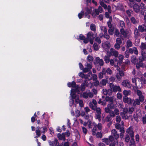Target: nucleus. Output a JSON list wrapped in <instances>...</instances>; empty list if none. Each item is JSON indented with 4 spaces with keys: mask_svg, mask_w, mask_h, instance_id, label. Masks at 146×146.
Masks as SVG:
<instances>
[{
    "mask_svg": "<svg viewBox=\"0 0 146 146\" xmlns=\"http://www.w3.org/2000/svg\"><path fill=\"white\" fill-rule=\"evenodd\" d=\"M141 49V56L139 58V62L136 64V67L138 69L140 67H143L145 64L142 63L143 61L145 60L146 54L145 53L146 44L145 43H142L140 46Z\"/></svg>",
    "mask_w": 146,
    "mask_h": 146,
    "instance_id": "f257e3e1",
    "label": "nucleus"
},
{
    "mask_svg": "<svg viewBox=\"0 0 146 146\" xmlns=\"http://www.w3.org/2000/svg\"><path fill=\"white\" fill-rule=\"evenodd\" d=\"M71 94L72 98L75 99V101L76 104L79 103V106L81 107H82L84 106L83 101L81 100H79V96H76L74 93H72V92H71Z\"/></svg>",
    "mask_w": 146,
    "mask_h": 146,
    "instance_id": "f03ea898",
    "label": "nucleus"
},
{
    "mask_svg": "<svg viewBox=\"0 0 146 146\" xmlns=\"http://www.w3.org/2000/svg\"><path fill=\"white\" fill-rule=\"evenodd\" d=\"M118 54V52L113 48H111L107 53L108 56H114L115 57H117Z\"/></svg>",
    "mask_w": 146,
    "mask_h": 146,
    "instance_id": "7ed1b4c3",
    "label": "nucleus"
},
{
    "mask_svg": "<svg viewBox=\"0 0 146 146\" xmlns=\"http://www.w3.org/2000/svg\"><path fill=\"white\" fill-rule=\"evenodd\" d=\"M109 85L110 88L113 92H116L117 91L120 92L121 91L120 87L119 86L115 85L112 83H110Z\"/></svg>",
    "mask_w": 146,
    "mask_h": 146,
    "instance_id": "20e7f679",
    "label": "nucleus"
},
{
    "mask_svg": "<svg viewBox=\"0 0 146 146\" xmlns=\"http://www.w3.org/2000/svg\"><path fill=\"white\" fill-rule=\"evenodd\" d=\"M94 127L92 129V134L93 135H96V133L97 129L96 127L99 130H101L102 129V125L100 123H99L97 125L95 123H93Z\"/></svg>",
    "mask_w": 146,
    "mask_h": 146,
    "instance_id": "39448f33",
    "label": "nucleus"
},
{
    "mask_svg": "<svg viewBox=\"0 0 146 146\" xmlns=\"http://www.w3.org/2000/svg\"><path fill=\"white\" fill-rule=\"evenodd\" d=\"M126 132L127 133L129 134L132 139L134 137L133 132L131 127H129L126 130ZM131 139L132 141V144L131 145H130V146H131V145H134V141L132 140V139Z\"/></svg>",
    "mask_w": 146,
    "mask_h": 146,
    "instance_id": "423d86ee",
    "label": "nucleus"
},
{
    "mask_svg": "<svg viewBox=\"0 0 146 146\" xmlns=\"http://www.w3.org/2000/svg\"><path fill=\"white\" fill-rule=\"evenodd\" d=\"M104 62L102 59H100L99 57H97L96 58V62L95 64L100 66H102L103 65Z\"/></svg>",
    "mask_w": 146,
    "mask_h": 146,
    "instance_id": "0eeeda50",
    "label": "nucleus"
},
{
    "mask_svg": "<svg viewBox=\"0 0 146 146\" xmlns=\"http://www.w3.org/2000/svg\"><path fill=\"white\" fill-rule=\"evenodd\" d=\"M102 48L106 50H108L110 47V44L108 41L104 42L102 44Z\"/></svg>",
    "mask_w": 146,
    "mask_h": 146,
    "instance_id": "6e6552de",
    "label": "nucleus"
},
{
    "mask_svg": "<svg viewBox=\"0 0 146 146\" xmlns=\"http://www.w3.org/2000/svg\"><path fill=\"white\" fill-rule=\"evenodd\" d=\"M82 96L84 98H87L88 97L90 98H92L94 96V95L92 92L89 91V92H84L83 93Z\"/></svg>",
    "mask_w": 146,
    "mask_h": 146,
    "instance_id": "1a4fd4ad",
    "label": "nucleus"
},
{
    "mask_svg": "<svg viewBox=\"0 0 146 146\" xmlns=\"http://www.w3.org/2000/svg\"><path fill=\"white\" fill-rule=\"evenodd\" d=\"M121 84L123 86L129 88H130L131 87V85L130 82L127 80L123 81L121 83Z\"/></svg>",
    "mask_w": 146,
    "mask_h": 146,
    "instance_id": "9d476101",
    "label": "nucleus"
},
{
    "mask_svg": "<svg viewBox=\"0 0 146 146\" xmlns=\"http://www.w3.org/2000/svg\"><path fill=\"white\" fill-rule=\"evenodd\" d=\"M92 65L91 64L87 63L86 65V67L84 69L83 72L86 73L90 71L92 68Z\"/></svg>",
    "mask_w": 146,
    "mask_h": 146,
    "instance_id": "9b49d317",
    "label": "nucleus"
},
{
    "mask_svg": "<svg viewBox=\"0 0 146 146\" xmlns=\"http://www.w3.org/2000/svg\"><path fill=\"white\" fill-rule=\"evenodd\" d=\"M125 76L124 72L123 71H120L116 74L115 76L116 78L118 81H120L121 80V77Z\"/></svg>",
    "mask_w": 146,
    "mask_h": 146,
    "instance_id": "f8f14e48",
    "label": "nucleus"
},
{
    "mask_svg": "<svg viewBox=\"0 0 146 146\" xmlns=\"http://www.w3.org/2000/svg\"><path fill=\"white\" fill-rule=\"evenodd\" d=\"M87 38L88 39H91L94 38L97 36L96 33L93 34L92 32H89L86 34Z\"/></svg>",
    "mask_w": 146,
    "mask_h": 146,
    "instance_id": "ddd939ff",
    "label": "nucleus"
},
{
    "mask_svg": "<svg viewBox=\"0 0 146 146\" xmlns=\"http://www.w3.org/2000/svg\"><path fill=\"white\" fill-rule=\"evenodd\" d=\"M102 71L104 73V75L106 74V73L110 75H111L113 73V71L109 68H103L102 69Z\"/></svg>",
    "mask_w": 146,
    "mask_h": 146,
    "instance_id": "4468645a",
    "label": "nucleus"
},
{
    "mask_svg": "<svg viewBox=\"0 0 146 146\" xmlns=\"http://www.w3.org/2000/svg\"><path fill=\"white\" fill-rule=\"evenodd\" d=\"M48 143L50 146H57V145L59 144V142L56 139H55L53 141H49Z\"/></svg>",
    "mask_w": 146,
    "mask_h": 146,
    "instance_id": "2eb2a0df",
    "label": "nucleus"
},
{
    "mask_svg": "<svg viewBox=\"0 0 146 146\" xmlns=\"http://www.w3.org/2000/svg\"><path fill=\"white\" fill-rule=\"evenodd\" d=\"M111 134L114 136V138L117 140L119 137V134L117 133V131L116 129H113L111 131Z\"/></svg>",
    "mask_w": 146,
    "mask_h": 146,
    "instance_id": "dca6fc26",
    "label": "nucleus"
},
{
    "mask_svg": "<svg viewBox=\"0 0 146 146\" xmlns=\"http://www.w3.org/2000/svg\"><path fill=\"white\" fill-rule=\"evenodd\" d=\"M57 137L59 140L65 141L66 140L65 133H64L58 134Z\"/></svg>",
    "mask_w": 146,
    "mask_h": 146,
    "instance_id": "f3484780",
    "label": "nucleus"
},
{
    "mask_svg": "<svg viewBox=\"0 0 146 146\" xmlns=\"http://www.w3.org/2000/svg\"><path fill=\"white\" fill-rule=\"evenodd\" d=\"M123 101L125 103H127L128 104H131V102H133V100H132L129 98L123 97Z\"/></svg>",
    "mask_w": 146,
    "mask_h": 146,
    "instance_id": "a211bd4d",
    "label": "nucleus"
},
{
    "mask_svg": "<svg viewBox=\"0 0 146 146\" xmlns=\"http://www.w3.org/2000/svg\"><path fill=\"white\" fill-rule=\"evenodd\" d=\"M129 52L130 53L132 54L134 53L135 54L137 55L138 54V53L137 49L135 47L129 48Z\"/></svg>",
    "mask_w": 146,
    "mask_h": 146,
    "instance_id": "6ab92c4d",
    "label": "nucleus"
},
{
    "mask_svg": "<svg viewBox=\"0 0 146 146\" xmlns=\"http://www.w3.org/2000/svg\"><path fill=\"white\" fill-rule=\"evenodd\" d=\"M139 31L141 32L145 31L146 30V26L144 24L139 25L138 27Z\"/></svg>",
    "mask_w": 146,
    "mask_h": 146,
    "instance_id": "aec40b11",
    "label": "nucleus"
},
{
    "mask_svg": "<svg viewBox=\"0 0 146 146\" xmlns=\"http://www.w3.org/2000/svg\"><path fill=\"white\" fill-rule=\"evenodd\" d=\"M137 94L139 96V99L140 100V101L141 102H143L144 100V98L143 96L142 95V93L140 91L138 90L137 92Z\"/></svg>",
    "mask_w": 146,
    "mask_h": 146,
    "instance_id": "412c9836",
    "label": "nucleus"
},
{
    "mask_svg": "<svg viewBox=\"0 0 146 146\" xmlns=\"http://www.w3.org/2000/svg\"><path fill=\"white\" fill-rule=\"evenodd\" d=\"M114 98L113 96L107 97L105 98L106 102H109L110 104H113Z\"/></svg>",
    "mask_w": 146,
    "mask_h": 146,
    "instance_id": "4be33fe9",
    "label": "nucleus"
},
{
    "mask_svg": "<svg viewBox=\"0 0 146 146\" xmlns=\"http://www.w3.org/2000/svg\"><path fill=\"white\" fill-rule=\"evenodd\" d=\"M117 57L119 60V61L117 63V64H121L123 59V56L121 54H119Z\"/></svg>",
    "mask_w": 146,
    "mask_h": 146,
    "instance_id": "5701e85b",
    "label": "nucleus"
},
{
    "mask_svg": "<svg viewBox=\"0 0 146 146\" xmlns=\"http://www.w3.org/2000/svg\"><path fill=\"white\" fill-rule=\"evenodd\" d=\"M123 94L125 96V97H126L129 95H130L131 94L130 90H124L123 92Z\"/></svg>",
    "mask_w": 146,
    "mask_h": 146,
    "instance_id": "b1692460",
    "label": "nucleus"
},
{
    "mask_svg": "<svg viewBox=\"0 0 146 146\" xmlns=\"http://www.w3.org/2000/svg\"><path fill=\"white\" fill-rule=\"evenodd\" d=\"M86 79L89 80H92V72H89L86 75Z\"/></svg>",
    "mask_w": 146,
    "mask_h": 146,
    "instance_id": "393cba45",
    "label": "nucleus"
},
{
    "mask_svg": "<svg viewBox=\"0 0 146 146\" xmlns=\"http://www.w3.org/2000/svg\"><path fill=\"white\" fill-rule=\"evenodd\" d=\"M107 78H106V79H103L100 82V85L102 86H105L108 82V80H107Z\"/></svg>",
    "mask_w": 146,
    "mask_h": 146,
    "instance_id": "a878e982",
    "label": "nucleus"
},
{
    "mask_svg": "<svg viewBox=\"0 0 146 146\" xmlns=\"http://www.w3.org/2000/svg\"><path fill=\"white\" fill-rule=\"evenodd\" d=\"M134 36L136 38L138 37L140 35V34L137 28H135L134 29Z\"/></svg>",
    "mask_w": 146,
    "mask_h": 146,
    "instance_id": "bb28decb",
    "label": "nucleus"
},
{
    "mask_svg": "<svg viewBox=\"0 0 146 146\" xmlns=\"http://www.w3.org/2000/svg\"><path fill=\"white\" fill-rule=\"evenodd\" d=\"M133 45L132 42L129 40H128L126 42V47L127 48H129L131 47Z\"/></svg>",
    "mask_w": 146,
    "mask_h": 146,
    "instance_id": "cd10ccee",
    "label": "nucleus"
},
{
    "mask_svg": "<svg viewBox=\"0 0 146 146\" xmlns=\"http://www.w3.org/2000/svg\"><path fill=\"white\" fill-rule=\"evenodd\" d=\"M133 8L134 10L136 13L138 12L140 10V8L139 6L137 5H134L133 6Z\"/></svg>",
    "mask_w": 146,
    "mask_h": 146,
    "instance_id": "c85d7f7f",
    "label": "nucleus"
},
{
    "mask_svg": "<svg viewBox=\"0 0 146 146\" xmlns=\"http://www.w3.org/2000/svg\"><path fill=\"white\" fill-rule=\"evenodd\" d=\"M140 100L138 99H135V101H134L133 102V105L135 106L136 105H139L140 104Z\"/></svg>",
    "mask_w": 146,
    "mask_h": 146,
    "instance_id": "c756f323",
    "label": "nucleus"
},
{
    "mask_svg": "<svg viewBox=\"0 0 146 146\" xmlns=\"http://www.w3.org/2000/svg\"><path fill=\"white\" fill-rule=\"evenodd\" d=\"M123 40L122 37L117 38L116 39V42L117 43L121 44L122 43V41Z\"/></svg>",
    "mask_w": 146,
    "mask_h": 146,
    "instance_id": "7c9ffc66",
    "label": "nucleus"
},
{
    "mask_svg": "<svg viewBox=\"0 0 146 146\" xmlns=\"http://www.w3.org/2000/svg\"><path fill=\"white\" fill-rule=\"evenodd\" d=\"M38 129L36 130V136L35 137V138L38 137H40L41 135V131L39 130V129L38 128Z\"/></svg>",
    "mask_w": 146,
    "mask_h": 146,
    "instance_id": "2f4dec72",
    "label": "nucleus"
},
{
    "mask_svg": "<svg viewBox=\"0 0 146 146\" xmlns=\"http://www.w3.org/2000/svg\"><path fill=\"white\" fill-rule=\"evenodd\" d=\"M120 32L121 34L124 36H126L127 33L125 31L124 28H121L120 29Z\"/></svg>",
    "mask_w": 146,
    "mask_h": 146,
    "instance_id": "473e14b6",
    "label": "nucleus"
},
{
    "mask_svg": "<svg viewBox=\"0 0 146 146\" xmlns=\"http://www.w3.org/2000/svg\"><path fill=\"white\" fill-rule=\"evenodd\" d=\"M112 118L111 117L110 115H108L105 118V121H103V118L102 119V121L104 122H105V121L107 122H109L111 120Z\"/></svg>",
    "mask_w": 146,
    "mask_h": 146,
    "instance_id": "72a5a7b5",
    "label": "nucleus"
},
{
    "mask_svg": "<svg viewBox=\"0 0 146 146\" xmlns=\"http://www.w3.org/2000/svg\"><path fill=\"white\" fill-rule=\"evenodd\" d=\"M137 61V59L135 56H133L131 57V62L133 63L136 64Z\"/></svg>",
    "mask_w": 146,
    "mask_h": 146,
    "instance_id": "f704fd0d",
    "label": "nucleus"
},
{
    "mask_svg": "<svg viewBox=\"0 0 146 146\" xmlns=\"http://www.w3.org/2000/svg\"><path fill=\"white\" fill-rule=\"evenodd\" d=\"M119 26L122 28H125V24L122 21H119Z\"/></svg>",
    "mask_w": 146,
    "mask_h": 146,
    "instance_id": "c9c22d12",
    "label": "nucleus"
},
{
    "mask_svg": "<svg viewBox=\"0 0 146 146\" xmlns=\"http://www.w3.org/2000/svg\"><path fill=\"white\" fill-rule=\"evenodd\" d=\"M109 56H105L104 58V60L105 62L107 63H108L110 61V57Z\"/></svg>",
    "mask_w": 146,
    "mask_h": 146,
    "instance_id": "e433bc0d",
    "label": "nucleus"
},
{
    "mask_svg": "<svg viewBox=\"0 0 146 146\" xmlns=\"http://www.w3.org/2000/svg\"><path fill=\"white\" fill-rule=\"evenodd\" d=\"M90 29L91 30L95 32L96 31V25L93 24H92L90 25Z\"/></svg>",
    "mask_w": 146,
    "mask_h": 146,
    "instance_id": "4c0bfd02",
    "label": "nucleus"
},
{
    "mask_svg": "<svg viewBox=\"0 0 146 146\" xmlns=\"http://www.w3.org/2000/svg\"><path fill=\"white\" fill-rule=\"evenodd\" d=\"M128 111V109L127 108H125L123 109V113L122 112H121L120 114L123 117V115H124L125 114H126Z\"/></svg>",
    "mask_w": 146,
    "mask_h": 146,
    "instance_id": "58836bf2",
    "label": "nucleus"
},
{
    "mask_svg": "<svg viewBox=\"0 0 146 146\" xmlns=\"http://www.w3.org/2000/svg\"><path fill=\"white\" fill-rule=\"evenodd\" d=\"M76 83L74 82H72L71 83L69 82L68 84V86L69 87H74L75 86Z\"/></svg>",
    "mask_w": 146,
    "mask_h": 146,
    "instance_id": "ea45409f",
    "label": "nucleus"
},
{
    "mask_svg": "<svg viewBox=\"0 0 146 146\" xmlns=\"http://www.w3.org/2000/svg\"><path fill=\"white\" fill-rule=\"evenodd\" d=\"M114 29L113 28H110L108 30V32L110 35H112L113 33Z\"/></svg>",
    "mask_w": 146,
    "mask_h": 146,
    "instance_id": "a19ab883",
    "label": "nucleus"
},
{
    "mask_svg": "<svg viewBox=\"0 0 146 146\" xmlns=\"http://www.w3.org/2000/svg\"><path fill=\"white\" fill-rule=\"evenodd\" d=\"M87 59L89 62L91 63L94 60L93 57L91 56H88L87 57Z\"/></svg>",
    "mask_w": 146,
    "mask_h": 146,
    "instance_id": "79ce46f5",
    "label": "nucleus"
},
{
    "mask_svg": "<svg viewBox=\"0 0 146 146\" xmlns=\"http://www.w3.org/2000/svg\"><path fill=\"white\" fill-rule=\"evenodd\" d=\"M102 141L106 143L107 145L109 144L110 141L107 138H104L102 139Z\"/></svg>",
    "mask_w": 146,
    "mask_h": 146,
    "instance_id": "37998d69",
    "label": "nucleus"
},
{
    "mask_svg": "<svg viewBox=\"0 0 146 146\" xmlns=\"http://www.w3.org/2000/svg\"><path fill=\"white\" fill-rule=\"evenodd\" d=\"M100 29L102 31V32L104 33L107 32V30L106 27L105 26H101Z\"/></svg>",
    "mask_w": 146,
    "mask_h": 146,
    "instance_id": "c03bdc74",
    "label": "nucleus"
},
{
    "mask_svg": "<svg viewBox=\"0 0 146 146\" xmlns=\"http://www.w3.org/2000/svg\"><path fill=\"white\" fill-rule=\"evenodd\" d=\"M95 110L97 114H101V110L100 108H97V107H96Z\"/></svg>",
    "mask_w": 146,
    "mask_h": 146,
    "instance_id": "a18cd8bd",
    "label": "nucleus"
},
{
    "mask_svg": "<svg viewBox=\"0 0 146 146\" xmlns=\"http://www.w3.org/2000/svg\"><path fill=\"white\" fill-rule=\"evenodd\" d=\"M131 22L134 24H136L137 23V20L133 17H131Z\"/></svg>",
    "mask_w": 146,
    "mask_h": 146,
    "instance_id": "49530a36",
    "label": "nucleus"
},
{
    "mask_svg": "<svg viewBox=\"0 0 146 146\" xmlns=\"http://www.w3.org/2000/svg\"><path fill=\"white\" fill-rule=\"evenodd\" d=\"M94 50L96 51L98 50L99 48V46L96 43H94L93 45Z\"/></svg>",
    "mask_w": 146,
    "mask_h": 146,
    "instance_id": "de8ad7c7",
    "label": "nucleus"
},
{
    "mask_svg": "<svg viewBox=\"0 0 146 146\" xmlns=\"http://www.w3.org/2000/svg\"><path fill=\"white\" fill-rule=\"evenodd\" d=\"M104 73L102 71V72H100L98 74V78L100 79H101L103 77L104 75Z\"/></svg>",
    "mask_w": 146,
    "mask_h": 146,
    "instance_id": "09e8293b",
    "label": "nucleus"
},
{
    "mask_svg": "<svg viewBox=\"0 0 146 146\" xmlns=\"http://www.w3.org/2000/svg\"><path fill=\"white\" fill-rule=\"evenodd\" d=\"M89 105L90 107L93 110H95V108L96 107L95 106H94L93 105L92 103L91 102H90L89 103Z\"/></svg>",
    "mask_w": 146,
    "mask_h": 146,
    "instance_id": "8fccbe9b",
    "label": "nucleus"
},
{
    "mask_svg": "<svg viewBox=\"0 0 146 146\" xmlns=\"http://www.w3.org/2000/svg\"><path fill=\"white\" fill-rule=\"evenodd\" d=\"M110 64L111 66H116V64L115 63L113 59L110 60Z\"/></svg>",
    "mask_w": 146,
    "mask_h": 146,
    "instance_id": "3c124183",
    "label": "nucleus"
},
{
    "mask_svg": "<svg viewBox=\"0 0 146 146\" xmlns=\"http://www.w3.org/2000/svg\"><path fill=\"white\" fill-rule=\"evenodd\" d=\"M104 37L107 40L109 39L110 38V36L107 34V32H105L104 34Z\"/></svg>",
    "mask_w": 146,
    "mask_h": 146,
    "instance_id": "603ef678",
    "label": "nucleus"
},
{
    "mask_svg": "<svg viewBox=\"0 0 146 146\" xmlns=\"http://www.w3.org/2000/svg\"><path fill=\"white\" fill-rule=\"evenodd\" d=\"M121 44L118 43H116L114 46V48H115L117 50H118L119 49V48H120V45Z\"/></svg>",
    "mask_w": 146,
    "mask_h": 146,
    "instance_id": "864d4df0",
    "label": "nucleus"
},
{
    "mask_svg": "<svg viewBox=\"0 0 146 146\" xmlns=\"http://www.w3.org/2000/svg\"><path fill=\"white\" fill-rule=\"evenodd\" d=\"M110 116L112 117H115V114L114 111H113L111 110L110 111L109 113Z\"/></svg>",
    "mask_w": 146,
    "mask_h": 146,
    "instance_id": "5fc2aeb1",
    "label": "nucleus"
},
{
    "mask_svg": "<svg viewBox=\"0 0 146 146\" xmlns=\"http://www.w3.org/2000/svg\"><path fill=\"white\" fill-rule=\"evenodd\" d=\"M121 120V118L119 116H117L116 117V120L117 123H119Z\"/></svg>",
    "mask_w": 146,
    "mask_h": 146,
    "instance_id": "6e6d98bb",
    "label": "nucleus"
},
{
    "mask_svg": "<svg viewBox=\"0 0 146 146\" xmlns=\"http://www.w3.org/2000/svg\"><path fill=\"white\" fill-rule=\"evenodd\" d=\"M102 136V134L101 132H98L96 133V137L98 138H101Z\"/></svg>",
    "mask_w": 146,
    "mask_h": 146,
    "instance_id": "4d7b16f0",
    "label": "nucleus"
},
{
    "mask_svg": "<svg viewBox=\"0 0 146 146\" xmlns=\"http://www.w3.org/2000/svg\"><path fill=\"white\" fill-rule=\"evenodd\" d=\"M84 15V12L83 11H81L80 13H79L78 14V17L79 19L82 18Z\"/></svg>",
    "mask_w": 146,
    "mask_h": 146,
    "instance_id": "13d9d810",
    "label": "nucleus"
},
{
    "mask_svg": "<svg viewBox=\"0 0 146 146\" xmlns=\"http://www.w3.org/2000/svg\"><path fill=\"white\" fill-rule=\"evenodd\" d=\"M100 3L101 6L102 7H104V9H106L107 8V5L102 1H100Z\"/></svg>",
    "mask_w": 146,
    "mask_h": 146,
    "instance_id": "bf43d9fd",
    "label": "nucleus"
},
{
    "mask_svg": "<svg viewBox=\"0 0 146 146\" xmlns=\"http://www.w3.org/2000/svg\"><path fill=\"white\" fill-rule=\"evenodd\" d=\"M79 76L83 78H85L86 79V75L84 74L83 73L80 72L79 74Z\"/></svg>",
    "mask_w": 146,
    "mask_h": 146,
    "instance_id": "052dcab7",
    "label": "nucleus"
},
{
    "mask_svg": "<svg viewBox=\"0 0 146 146\" xmlns=\"http://www.w3.org/2000/svg\"><path fill=\"white\" fill-rule=\"evenodd\" d=\"M75 113L76 117H79L80 115V111L78 110H76L75 111Z\"/></svg>",
    "mask_w": 146,
    "mask_h": 146,
    "instance_id": "680f3d73",
    "label": "nucleus"
},
{
    "mask_svg": "<svg viewBox=\"0 0 146 146\" xmlns=\"http://www.w3.org/2000/svg\"><path fill=\"white\" fill-rule=\"evenodd\" d=\"M115 127L117 129H120L121 128V125L119 123H117L115 125Z\"/></svg>",
    "mask_w": 146,
    "mask_h": 146,
    "instance_id": "e2e57ef3",
    "label": "nucleus"
},
{
    "mask_svg": "<svg viewBox=\"0 0 146 146\" xmlns=\"http://www.w3.org/2000/svg\"><path fill=\"white\" fill-rule=\"evenodd\" d=\"M114 112L115 115H118L119 113V110L117 108H115L114 110Z\"/></svg>",
    "mask_w": 146,
    "mask_h": 146,
    "instance_id": "0e129e2a",
    "label": "nucleus"
},
{
    "mask_svg": "<svg viewBox=\"0 0 146 146\" xmlns=\"http://www.w3.org/2000/svg\"><path fill=\"white\" fill-rule=\"evenodd\" d=\"M101 114H97L96 115V119H98L99 121H100L101 120Z\"/></svg>",
    "mask_w": 146,
    "mask_h": 146,
    "instance_id": "69168bd1",
    "label": "nucleus"
},
{
    "mask_svg": "<svg viewBox=\"0 0 146 146\" xmlns=\"http://www.w3.org/2000/svg\"><path fill=\"white\" fill-rule=\"evenodd\" d=\"M117 98L118 99H120L122 98V95L120 93H118L117 94Z\"/></svg>",
    "mask_w": 146,
    "mask_h": 146,
    "instance_id": "338daca9",
    "label": "nucleus"
},
{
    "mask_svg": "<svg viewBox=\"0 0 146 146\" xmlns=\"http://www.w3.org/2000/svg\"><path fill=\"white\" fill-rule=\"evenodd\" d=\"M108 92V95H111L112 94V92H113L112 90L110 88V89H108L107 90Z\"/></svg>",
    "mask_w": 146,
    "mask_h": 146,
    "instance_id": "774afa93",
    "label": "nucleus"
}]
</instances>
